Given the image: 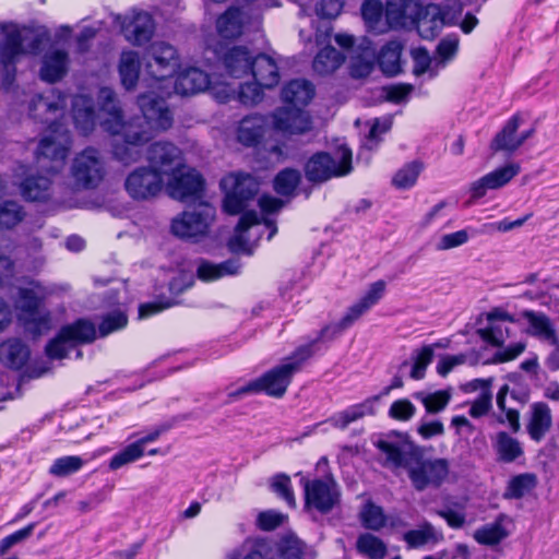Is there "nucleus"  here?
Here are the masks:
<instances>
[{
    "mask_svg": "<svg viewBox=\"0 0 559 559\" xmlns=\"http://www.w3.org/2000/svg\"><path fill=\"white\" fill-rule=\"evenodd\" d=\"M25 217L23 206L15 201H4L0 205V230L11 229Z\"/></svg>",
    "mask_w": 559,
    "mask_h": 559,
    "instance_id": "obj_49",
    "label": "nucleus"
},
{
    "mask_svg": "<svg viewBox=\"0 0 559 559\" xmlns=\"http://www.w3.org/2000/svg\"><path fill=\"white\" fill-rule=\"evenodd\" d=\"M68 138L63 142L57 141L53 135L43 138L36 151L38 167L49 174L59 173L68 156Z\"/></svg>",
    "mask_w": 559,
    "mask_h": 559,
    "instance_id": "obj_16",
    "label": "nucleus"
},
{
    "mask_svg": "<svg viewBox=\"0 0 559 559\" xmlns=\"http://www.w3.org/2000/svg\"><path fill=\"white\" fill-rule=\"evenodd\" d=\"M50 185V179L45 176H29L21 183V193L27 201H46L49 198Z\"/></svg>",
    "mask_w": 559,
    "mask_h": 559,
    "instance_id": "obj_43",
    "label": "nucleus"
},
{
    "mask_svg": "<svg viewBox=\"0 0 559 559\" xmlns=\"http://www.w3.org/2000/svg\"><path fill=\"white\" fill-rule=\"evenodd\" d=\"M173 199L187 202L201 199L204 189L203 177L194 169L182 173L181 169L174 173L173 179L167 186Z\"/></svg>",
    "mask_w": 559,
    "mask_h": 559,
    "instance_id": "obj_17",
    "label": "nucleus"
},
{
    "mask_svg": "<svg viewBox=\"0 0 559 559\" xmlns=\"http://www.w3.org/2000/svg\"><path fill=\"white\" fill-rule=\"evenodd\" d=\"M374 67V51L368 47L361 53L353 56L350 59L349 72L355 79L368 76Z\"/></svg>",
    "mask_w": 559,
    "mask_h": 559,
    "instance_id": "obj_50",
    "label": "nucleus"
},
{
    "mask_svg": "<svg viewBox=\"0 0 559 559\" xmlns=\"http://www.w3.org/2000/svg\"><path fill=\"white\" fill-rule=\"evenodd\" d=\"M123 32L129 43L134 46H142L148 43L154 35V19L147 12H139L134 14L128 25L123 26Z\"/></svg>",
    "mask_w": 559,
    "mask_h": 559,
    "instance_id": "obj_25",
    "label": "nucleus"
},
{
    "mask_svg": "<svg viewBox=\"0 0 559 559\" xmlns=\"http://www.w3.org/2000/svg\"><path fill=\"white\" fill-rule=\"evenodd\" d=\"M312 354L313 350H311V344L298 347L284 364L272 368L261 377L248 382L235 391L229 392L227 394L229 400L228 402L240 400L248 394L261 392L271 397H283L293 380V376L301 368L302 362L310 358Z\"/></svg>",
    "mask_w": 559,
    "mask_h": 559,
    "instance_id": "obj_3",
    "label": "nucleus"
},
{
    "mask_svg": "<svg viewBox=\"0 0 559 559\" xmlns=\"http://www.w3.org/2000/svg\"><path fill=\"white\" fill-rule=\"evenodd\" d=\"M260 224L261 221L255 211L242 213L235 228V235L231 236L227 242L229 251L233 253L252 254V251L248 247L249 240L246 238L245 233Z\"/></svg>",
    "mask_w": 559,
    "mask_h": 559,
    "instance_id": "obj_32",
    "label": "nucleus"
},
{
    "mask_svg": "<svg viewBox=\"0 0 559 559\" xmlns=\"http://www.w3.org/2000/svg\"><path fill=\"white\" fill-rule=\"evenodd\" d=\"M535 477L530 474L514 476L508 483L503 497L507 499H520L534 486Z\"/></svg>",
    "mask_w": 559,
    "mask_h": 559,
    "instance_id": "obj_56",
    "label": "nucleus"
},
{
    "mask_svg": "<svg viewBox=\"0 0 559 559\" xmlns=\"http://www.w3.org/2000/svg\"><path fill=\"white\" fill-rule=\"evenodd\" d=\"M521 317L528 323L526 333L544 343L557 344L558 331L552 320L542 311L523 310Z\"/></svg>",
    "mask_w": 559,
    "mask_h": 559,
    "instance_id": "obj_23",
    "label": "nucleus"
},
{
    "mask_svg": "<svg viewBox=\"0 0 559 559\" xmlns=\"http://www.w3.org/2000/svg\"><path fill=\"white\" fill-rule=\"evenodd\" d=\"M141 62L136 51H122L119 59L118 71L122 86L127 91L135 88L140 78Z\"/></svg>",
    "mask_w": 559,
    "mask_h": 559,
    "instance_id": "obj_40",
    "label": "nucleus"
},
{
    "mask_svg": "<svg viewBox=\"0 0 559 559\" xmlns=\"http://www.w3.org/2000/svg\"><path fill=\"white\" fill-rule=\"evenodd\" d=\"M150 167L163 174L175 173L183 166L182 153L179 147L170 142H155L147 150Z\"/></svg>",
    "mask_w": 559,
    "mask_h": 559,
    "instance_id": "obj_18",
    "label": "nucleus"
},
{
    "mask_svg": "<svg viewBox=\"0 0 559 559\" xmlns=\"http://www.w3.org/2000/svg\"><path fill=\"white\" fill-rule=\"evenodd\" d=\"M352 158V151L346 145L338 146L333 154L317 152L305 163V177L316 186L347 176L353 170Z\"/></svg>",
    "mask_w": 559,
    "mask_h": 559,
    "instance_id": "obj_5",
    "label": "nucleus"
},
{
    "mask_svg": "<svg viewBox=\"0 0 559 559\" xmlns=\"http://www.w3.org/2000/svg\"><path fill=\"white\" fill-rule=\"evenodd\" d=\"M521 168L519 164H508L503 167L497 168L493 171L483 176L474 181L471 186L472 198H483L487 190L499 189L511 181Z\"/></svg>",
    "mask_w": 559,
    "mask_h": 559,
    "instance_id": "obj_21",
    "label": "nucleus"
},
{
    "mask_svg": "<svg viewBox=\"0 0 559 559\" xmlns=\"http://www.w3.org/2000/svg\"><path fill=\"white\" fill-rule=\"evenodd\" d=\"M272 490L280 496L285 502L292 507H296V499L294 496V491L292 488V483L289 476L286 474H278L274 477L272 481Z\"/></svg>",
    "mask_w": 559,
    "mask_h": 559,
    "instance_id": "obj_61",
    "label": "nucleus"
},
{
    "mask_svg": "<svg viewBox=\"0 0 559 559\" xmlns=\"http://www.w3.org/2000/svg\"><path fill=\"white\" fill-rule=\"evenodd\" d=\"M102 114L100 127L114 135L111 143L112 156L116 160L128 166L139 162L144 153V146L153 138L147 124L167 130L173 124V116L165 100L154 94L141 95L138 98L142 117L123 120L122 109L116 93L109 87L99 90Z\"/></svg>",
    "mask_w": 559,
    "mask_h": 559,
    "instance_id": "obj_1",
    "label": "nucleus"
},
{
    "mask_svg": "<svg viewBox=\"0 0 559 559\" xmlns=\"http://www.w3.org/2000/svg\"><path fill=\"white\" fill-rule=\"evenodd\" d=\"M403 45L397 40L386 43L380 50L378 62L383 73L393 76L401 72Z\"/></svg>",
    "mask_w": 559,
    "mask_h": 559,
    "instance_id": "obj_42",
    "label": "nucleus"
},
{
    "mask_svg": "<svg viewBox=\"0 0 559 559\" xmlns=\"http://www.w3.org/2000/svg\"><path fill=\"white\" fill-rule=\"evenodd\" d=\"M356 548L359 554L369 559H382L386 554L385 544L379 537L370 533L361 534L358 537Z\"/></svg>",
    "mask_w": 559,
    "mask_h": 559,
    "instance_id": "obj_48",
    "label": "nucleus"
},
{
    "mask_svg": "<svg viewBox=\"0 0 559 559\" xmlns=\"http://www.w3.org/2000/svg\"><path fill=\"white\" fill-rule=\"evenodd\" d=\"M143 456L142 449L134 442L116 453L109 461V468L116 471L127 464L133 463Z\"/></svg>",
    "mask_w": 559,
    "mask_h": 559,
    "instance_id": "obj_59",
    "label": "nucleus"
},
{
    "mask_svg": "<svg viewBox=\"0 0 559 559\" xmlns=\"http://www.w3.org/2000/svg\"><path fill=\"white\" fill-rule=\"evenodd\" d=\"M85 464V461L78 455L62 456L53 461L49 467V474L55 477H68L78 473Z\"/></svg>",
    "mask_w": 559,
    "mask_h": 559,
    "instance_id": "obj_52",
    "label": "nucleus"
},
{
    "mask_svg": "<svg viewBox=\"0 0 559 559\" xmlns=\"http://www.w3.org/2000/svg\"><path fill=\"white\" fill-rule=\"evenodd\" d=\"M386 284L383 280L373 282L365 295L344 314V325L355 323L364 313L377 305L384 296Z\"/></svg>",
    "mask_w": 559,
    "mask_h": 559,
    "instance_id": "obj_26",
    "label": "nucleus"
},
{
    "mask_svg": "<svg viewBox=\"0 0 559 559\" xmlns=\"http://www.w3.org/2000/svg\"><path fill=\"white\" fill-rule=\"evenodd\" d=\"M17 308L27 313L32 319L27 322V330L33 333L34 336H38L49 329L50 317L49 314L36 317L39 308V298L34 290L28 288H21L19 292Z\"/></svg>",
    "mask_w": 559,
    "mask_h": 559,
    "instance_id": "obj_22",
    "label": "nucleus"
},
{
    "mask_svg": "<svg viewBox=\"0 0 559 559\" xmlns=\"http://www.w3.org/2000/svg\"><path fill=\"white\" fill-rule=\"evenodd\" d=\"M128 324V317L120 310L111 311L103 317L102 322L98 325V334L100 337L122 330Z\"/></svg>",
    "mask_w": 559,
    "mask_h": 559,
    "instance_id": "obj_58",
    "label": "nucleus"
},
{
    "mask_svg": "<svg viewBox=\"0 0 559 559\" xmlns=\"http://www.w3.org/2000/svg\"><path fill=\"white\" fill-rule=\"evenodd\" d=\"M214 217L215 209L206 202H201L192 210L185 211L174 218L171 231L181 239L198 241L200 237L207 234Z\"/></svg>",
    "mask_w": 559,
    "mask_h": 559,
    "instance_id": "obj_7",
    "label": "nucleus"
},
{
    "mask_svg": "<svg viewBox=\"0 0 559 559\" xmlns=\"http://www.w3.org/2000/svg\"><path fill=\"white\" fill-rule=\"evenodd\" d=\"M243 547L247 549L243 559H275L274 550L265 539L247 540Z\"/></svg>",
    "mask_w": 559,
    "mask_h": 559,
    "instance_id": "obj_60",
    "label": "nucleus"
},
{
    "mask_svg": "<svg viewBox=\"0 0 559 559\" xmlns=\"http://www.w3.org/2000/svg\"><path fill=\"white\" fill-rule=\"evenodd\" d=\"M163 187V176L148 166L135 168L124 180V189L134 201L151 200L162 192Z\"/></svg>",
    "mask_w": 559,
    "mask_h": 559,
    "instance_id": "obj_12",
    "label": "nucleus"
},
{
    "mask_svg": "<svg viewBox=\"0 0 559 559\" xmlns=\"http://www.w3.org/2000/svg\"><path fill=\"white\" fill-rule=\"evenodd\" d=\"M450 462L447 459H428L425 456L414 461L408 468V478L417 491H424L429 487L439 488L448 478Z\"/></svg>",
    "mask_w": 559,
    "mask_h": 559,
    "instance_id": "obj_10",
    "label": "nucleus"
},
{
    "mask_svg": "<svg viewBox=\"0 0 559 559\" xmlns=\"http://www.w3.org/2000/svg\"><path fill=\"white\" fill-rule=\"evenodd\" d=\"M0 96L11 93L16 79V64L22 57L38 55L44 44V36L35 34L32 37L23 35L20 28L12 23L0 24Z\"/></svg>",
    "mask_w": 559,
    "mask_h": 559,
    "instance_id": "obj_2",
    "label": "nucleus"
},
{
    "mask_svg": "<svg viewBox=\"0 0 559 559\" xmlns=\"http://www.w3.org/2000/svg\"><path fill=\"white\" fill-rule=\"evenodd\" d=\"M360 521L365 528L379 531L385 526L386 516L381 507L368 501L360 511Z\"/></svg>",
    "mask_w": 559,
    "mask_h": 559,
    "instance_id": "obj_51",
    "label": "nucleus"
},
{
    "mask_svg": "<svg viewBox=\"0 0 559 559\" xmlns=\"http://www.w3.org/2000/svg\"><path fill=\"white\" fill-rule=\"evenodd\" d=\"M510 394L511 400L520 406H524L530 401V389L526 386H519L510 389L508 384L502 385L496 396L497 407L499 413H493L492 417L499 425L509 426L510 432L518 433L521 430L520 409L512 405H507V396Z\"/></svg>",
    "mask_w": 559,
    "mask_h": 559,
    "instance_id": "obj_13",
    "label": "nucleus"
},
{
    "mask_svg": "<svg viewBox=\"0 0 559 559\" xmlns=\"http://www.w3.org/2000/svg\"><path fill=\"white\" fill-rule=\"evenodd\" d=\"M491 441L499 462L512 463L524 455L522 443L508 431H498Z\"/></svg>",
    "mask_w": 559,
    "mask_h": 559,
    "instance_id": "obj_36",
    "label": "nucleus"
},
{
    "mask_svg": "<svg viewBox=\"0 0 559 559\" xmlns=\"http://www.w3.org/2000/svg\"><path fill=\"white\" fill-rule=\"evenodd\" d=\"M273 124L276 130L289 134H304L312 128L309 114L293 107L278 108L273 114Z\"/></svg>",
    "mask_w": 559,
    "mask_h": 559,
    "instance_id": "obj_19",
    "label": "nucleus"
},
{
    "mask_svg": "<svg viewBox=\"0 0 559 559\" xmlns=\"http://www.w3.org/2000/svg\"><path fill=\"white\" fill-rule=\"evenodd\" d=\"M413 15L411 27L419 25L420 22L449 19L448 13L440 5L435 3L423 5L418 1H416V10H414Z\"/></svg>",
    "mask_w": 559,
    "mask_h": 559,
    "instance_id": "obj_55",
    "label": "nucleus"
},
{
    "mask_svg": "<svg viewBox=\"0 0 559 559\" xmlns=\"http://www.w3.org/2000/svg\"><path fill=\"white\" fill-rule=\"evenodd\" d=\"M147 74L156 81H163L177 73L180 67L177 49L165 43H153L144 53Z\"/></svg>",
    "mask_w": 559,
    "mask_h": 559,
    "instance_id": "obj_11",
    "label": "nucleus"
},
{
    "mask_svg": "<svg viewBox=\"0 0 559 559\" xmlns=\"http://www.w3.org/2000/svg\"><path fill=\"white\" fill-rule=\"evenodd\" d=\"M98 102L100 99L98 98ZM72 116L75 128L83 134H90L96 124V119L100 120L102 117H107L102 114V103H99V114L96 115L94 100L86 95H78L72 100Z\"/></svg>",
    "mask_w": 559,
    "mask_h": 559,
    "instance_id": "obj_20",
    "label": "nucleus"
},
{
    "mask_svg": "<svg viewBox=\"0 0 559 559\" xmlns=\"http://www.w3.org/2000/svg\"><path fill=\"white\" fill-rule=\"evenodd\" d=\"M440 343L432 345H425L419 349L412 353L413 367L411 370V378L414 380H421L426 374L427 367L431 364L435 356V348L441 347Z\"/></svg>",
    "mask_w": 559,
    "mask_h": 559,
    "instance_id": "obj_46",
    "label": "nucleus"
},
{
    "mask_svg": "<svg viewBox=\"0 0 559 559\" xmlns=\"http://www.w3.org/2000/svg\"><path fill=\"white\" fill-rule=\"evenodd\" d=\"M301 181V174L295 168H285L274 178V190L284 197H290L295 193Z\"/></svg>",
    "mask_w": 559,
    "mask_h": 559,
    "instance_id": "obj_47",
    "label": "nucleus"
},
{
    "mask_svg": "<svg viewBox=\"0 0 559 559\" xmlns=\"http://www.w3.org/2000/svg\"><path fill=\"white\" fill-rule=\"evenodd\" d=\"M71 348L73 346H70L67 337H62V332L59 330L58 334L47 343L45 353L50 359H63Z\"/></svg>",
    "mask_w": 559,
    "mask_h": 559,
    "instance_id": "obj_63",
    "label": "nucleus"
},
{
    "mask_svg": "<svg viewBox=\"0 0 559 559\" xmlns=\"http://www.w3.org/2000/svg\"><path fill=\"white\" fill-rule=\"evenodd\" d=\"M314 86L305 79H295L282 90V99L293 108L306 107L314 96Z\"/></svg>",
    "mask_w": 559,
    "mask_h": 559,
    "instance_id": "obj_30",
    "label": "nucleus"
},
{
    "mask_svg": "<svg viewBox=\"0 0 559 559\" xmlns=\"http://www.w3.org/2000/svg\"><path fill=\"white\" fill-rule=\"evenodd\" d=\"M209 85V74L199 68L191 67L178 74L175 91L180 95H193L205 91Z\"/></svg>",
    "mask_w": 559,
    "mask_h": 559,
    "instance_id": "obj_29",
    "label": "nucleus"
},
{
    "mask_svg": "<svg viewBox=\"0 0 559 559\" xmlns=\"http://www.w3.org/2000/svg\"><path fill=\"white\" fill-rule=\"evenodd\" d=\"M221 188L225 191L223 207L230 215L245 213L248 201L252 200L258 191V181L249 174H230L221 180Z\"/></svg>",
    "mask_w": 559,
    "mask_h": 559,
    "instance_id": "obj_6",
    "label": "nucleus"
},
{
    "mask_svg": "<svg viewBox=\"0 0 559 559\" xmlns=\"http://www.w3.org/2000/svg\"><path fill=\"white\" fill-rule=\"evenodd\" d=\"M380 453L379 463L389 469L408 468L425 455V448L416 444L408 433L391 430L372 440Z\"/></svg>",
    "mask_w": 559,
    "mask_h": 559,
    "instance_id": "obj_4",
    "label": "nucleus"
},
{
    "mask_svg": "<svg viewBox=\"0 0 559 559\" xmlns=\"http://www.w3.org/2000/svg\"><path fill=\"white\" fill-rule=\"evenodd\" d=\"M442 539V534L437 532L431 523L425 521L418 528L407 531L404 540L409 548H419L429 543Z\"/></svg>",
    "mask_w": 559,
    "mask_h": 559,
    "instance_id": "obj_45",
    "label": "nucleus"
},
{
    "mask_svg": "<svg viewBox=\"0 0 559 559\" xmlns=\"http://www.w3.org/2000/svg\"><path fill=\"white\" fill-rule=\"evenodd\" d=\"M60 331L62 337H67L70 346L82 344H91L97 337V330L95 324L88 319H78L73 323L63 325Z\"/></svg>",
    "mask_w": 559,
    "mask_h": 559,
    "instance_id": "obj_39",
    "label": "nucleus"
},
{
    "mask_svg": "<svg viewBox=\"0 0 559 559\" xmlns=\"http://www.w3.org/2000/svg\"><path fill=\"white\" fill-rule=\"evenodd\" d=\"M241 262L239 259L231 258L221 263H214L205 259H200L197 266V277L202 282H214L225 276L239 274Z\"/></svg>",
    "mask_w": 559,
    "mask_h": 559,
    "instance_id": "obj_24",
    "label": "nucleus"
},
{
    "mask_svg": "<svg viewBox=\"0 0 559 559\" xmlns=\"http://www.w3.org/2000/svg\"><path fill=\"white\" fill-rule=\"evenodd\" d=\"M507 532L503 526L496 522L479 527L474 533L475 540L480 545L495 546L507 537Z\"/></svg>",
    "mask_w": 559,
    "mask_h": 559,
    "instance_id": "obj_54",
    "label": "nucleus"
},
{
    "mask_svg": "<svg viewBox=\"0 0 559 559\" xmlns=\"http://www.w3.org/2000/svg\"><path fill=\"white\" fill-rule=\"evenodd\" d=\"M267 118L262 115L245 117L238 127L237 139L245 146L258 145L265 134Z\"/></svg>",
    "mask_w": 559,
    "mask_h": 559,
    "instance_id": "obj_28",
    "label": "nucleus"
},
{
    "mask_svg": "<svg viewBox=\"0 0 559 559\" xmlns=\"http://www.w3.org/2000/svg\"><path fill=\"white\" fill-rule=\"evenodd\" d=\"M304 489L306 506L322 514L331 512L340 503L341 493L332 477L304 480Z\"/></svg>",
    "mask_w": 559,
    "mask_h": 559,
    "instance_id": "obj_14",
    "label": "nucleus"
},
{
    "mask_svg": "<svg viewBox=\"0 0 559 559\" xmlns=\"http://www.w3.org/2000/svg\"><path fill=\"white\" fill-rule=\"evenodd\" d=\"M403 386V380L401 377L395 376L392 379L390 385L383 388V390L373 396L366 399L364 402L359 404H355L349 406L343 412H340L329 418V421L338 429H345L349 424L362 418L366 415H373L376 413L374 405L380 401L382 396H386L394 389H399Z\"/></svg>",
    "mask_w": 559,
    "mask_h": 559,
    "instance_id": "obj_15",
    "label": "nucleus"
},
{
    "mask_svg": "<svg viewBox=\"0 0 559 559\" xmlns=\"http://www.w3.org/2000/svg\"><path fill=\"white\" fill-rule=\"evenodd\" d=\"M249 74L265 88L275 87L281 79L276 62L265 53L253 58Z\"/></svg>",
    "mask_w": 559,
    "mask_h": 559,
    "instance_id": "obj_34",
    "label": "nucleus"
},
{
    "mask_svg": "<svg viewBox=\"0 0 559 559\" xmlns=\"http://www.w3.org/2000/svg\"><path fill=\"white\" fill-rule=\"evenodd\" d=\"M242 27V12L236 7L228 8L216 21L217 33L226 39H234L240 36Z\"/></svg>",
    "mask_w": 559,
    "mask_h": 559,
    "instance_id": "obj_41",
    "label": "nucleus"
},
{
    "mask_svg": "<svg viewBox=\"0 0 559 559\" xmlns=\"http://www.w3.org/2000/svg\"><path fill=\"white\" fill-rule=\"evenodd\" d=\"M29 356L28 346L20 338H9L0 344V361L11 369H22Z\"/></svg>",
    "mask_w": 559,
    "mask_h": 559,
    "instance_id": "obj_33",
    "label": "nucleus"
},
{
    "mask_svg": "<svg viewBox=\"0 0 559 559\" xmlns=\"http://www.w3.org/2000/svg\"><path fill=\"white\" fill-rule=\"evenodd\" d=\"M414 397L424 404L427 413L437 414L447 407L451 395L447 391H437L433 393L416 392Z\"/></svg>",
    "mask_w": 559,
    "mask_h": 559,
    "instance_id": "obj_53",
    "label": "nucleus"
},
{
    "mask_svg": "<svg viewBox=\"0 0 559 559\" xmlns=\"http://www.w3.org/2000/svg\"><path fill=\"white\" fill-rule=\"evenodd\" d=\"M253 57L248 48L235 46L226 51L223 63L227 73L233 78H243L250 73Z\"/></svg>",
    "mask_w": 559,
    "mask_h": 559,
    "instance_id": "obj_38",
    "label": "nucleus"
},
{
    "mask_svg": "<svg viewBox=\"0 0 559 559\" xmlns=\"http://www.w3.org/2000/svg\"><path fill=\"white\" fill-rule=\"evenodd\" d=\"M1 102H7L13 106H21L25 103L28 104V115L36 121L48 123L55 127L57 112L60 110L59 104L49 96L43 94H33L28 99V94L19 87L14 86L11 93L5 96H0Z\"/></svg>",
    "mask_w": 559,
    "mask_h": 559,
    "instance_id": "obj_9",
    "label": "nucleus"
},
{
    "mask_svg": "<svg viewBox=\"0 0 559 559\" xmlns=\"http://www.w3.org/2000/svg\"><path fill=\"white\" fill-rule=\"evenodd\" d=\"M105 174V163L94 147H86L72 162L71 176L76 189H95L103 181Z\"/></svg>",
    "mask_w": 559,
    "mask_h": 559,
    "instance_id": "obj_8",
    "label": "nucleus"
},
{
    "mask_svg": "<svg viewBox=\"0 0 559 559\" xmlns=\"http://www.w3.org/2000/svg\"><path fill=\"white\" fill-rule=\"evenodd\" d=\"M508 328H503L500 324L490 323L489 326L478 329L477 334L480 338L495 347H502L507 336Z\"/></svg>",
    "mask_w": 559,
    "mask_h": 559,
    "instance_id": "obj_62",
    "label": "nucleus"
},
{
    "mask_svg": "<svg viewBox=\"0 0 559 559\" xmlns=\"http://www.w3.org/2000/svg\"><path fill=\"white\" fill-rule=\"evenodd\" d=\"M69 56L61 49L47 51L41 60L39 76L48 83L60 81L68 71Z\"/></svg>",
    "mask_w": 559,
    "mask_h": 559,
    "instance_id": "obj_27",
    "label": "nucleus"
},
{
    "mask_svg": "<svg viewBox=\"0 0 559 559\" xmlns=\"http://www.w3.org/2000/svg\"><path fill=\"white\" fill-rule=\"evenodd\" d=\"M262 88L265 87L260 85L255 80L251 83L241 84L238 93L239 102L246 106L260 103L263 98Z\"/></svg>",
    "mask_w": 559,
    "mask_h": 559,
    "instance_id": "obj_64",
    "label": "nucleus"
},
{
    "mask_svg": "<svg viewBox=\"0 0 559 559\" xmlns=\"http://www.w3.org/2000/svg\"><path fill=\"white\" fill-rule=\"evenodd\" d=\"M416 10V1L388 0L385 4V19L390 28L411 27V19Z\"/></svg>",
    "mask_w": 559,
    "mask_h": 559,
    "instance_id": "obj_35",
    "label": "nucleus"
},
{
    "mask_svg": "<svg viewBox=\"0 0 559 559\" xmlns=\"http://www.w3.org/2000/svg\"><path fill=\"white\" fill-rule=\"evenodd\" d=\"M423 165L418 162H412L401 168L393 177L392 183L399 189H408L413 187L421 171Z\"/></svg>",
    "mask_w": 559,
    "mask_h": 559,
    "instance_id": "obj_57",
    "label": "nucleus"
},
{
    "mask_svg": "<svg viewBox=\"0 0 559 559\" xmlns=\"http://www.w3.org/2000/svg\"><path fill=\"white\" fill-rule=\"evenodd\" d=\"M345 57L332 46L322 48L313 59L312 68L320 75H326L338 69Z\"/></svg>",
    "mask_w": 559,
    "mask_h": 559,
    "instance_id": "obj_44",
    "label": "nucleus"
},
{
    "mask_svg": "<svg viewBox=\"0 0 559 559\" xmlns=\"http://www.w3.org/2000/svg\"><path fill=\"white\" fill-rule=\"evenodd\" d=\"M552 426L549 406L544 402H536L531 406V417L527 424V433L535 442H540Z\"/></svg>",
    "mask_w": 559,
    "mask_h": 559,
    "instance_id": "obj_31",
    "label": "nucleus"
},
{
    "mask_svg": "<svg viewBox=\"0 0 559 559\" xmlns=\"http://www.w3.org/2000/svg\"><path fill=\"white\" fill-rule=\"evenodd\" d=\"M521 124V117L513 115L503 126V128L495 135L490 142V150L493 153L507 152L514 153L519 146L516 132Z\"/></svg>",
    "mask_w": 559,
    "mask_h": 559,
    "instance_id": "obj_37",
    "label": "nucleus"
}]
</instances>
